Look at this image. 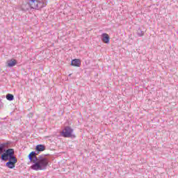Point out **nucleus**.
I'll return each instance as SVG.
<instances>
[{
	"instance_id": "obj_11",
	"label": "nucleus",
	"mask_w": 178,
	"mask_h": 178,
	"mask_svg": "<svg viewBox=\"0 0 178 178\" xmlns=\"http://www.w3.org/2000/svg\"><path fill=\"white\" fill-rule=\"evenodd\" d=\"M6 98L8 99V101H13V99H15V96L10 93H8L6 95Z\"/></svg>"
},
{
	"instance_id": "obj_7",
	"label": "nucleus",
	"mask_w": 178,
	"mask_h": 178,
	"mask_svg": "<svg viewBox=\"0 0 178 178\" xmlns=\"http://www.w3.org/2000/svg\"><path fill=\"white\" fill-rule=\"evenodd\" d=\"M7 64L8 67H13V66H16L17 61L16 60H9L7 61Z\"/></svg>"
},
{
	"instance_id": "obj_8",
	"label": "nucleus",
	"mask_w": 178,
	"mask_h": 178,
	"mask_svg": "<svg viewBox=\"0 0 178 178\" xmlns=\"http://www.w3.org/2000/svg\"><path fill=\"white\" fill-rule=\"evenodd\" d=\"M35 149L38 151V152H42V151H45V145H38L35 147Z\"/></svg>"
},
{
	"instance_id": "obj_9",
	"label": "nucleus",
	"mask_w": 178,
	"mask_h": 178,
	"mask_svg": "<svg viewBox=\"0 0 178 178\" xmlns=\"http://www.w3.org/2000/svg\"><path fill=\"white\" fill-rule=\"evenodd\" d=\"M37 2H39L38 1H30L29 5L31 8V9H37Z\"/></svg>"
},
{
	"instance_id": "obj_13",
	"label": "nucleus",
	"mask_w": 178,
	"mask_h": 178,
	"mask_svg": "<svg viewBox=\"0 0 178 178\" xmlns=\"http://www.w3.org/2000/svg\"><path fill=\"white\" fill-rule=\"evenodd\" d=\"M68 76H69V77H70L72 76V74H70Z\"/></svg>"
},
{
	"instance_id": "obj_5",
	"label": "nucleus",
	"mask_w": 178,
	"mask_h": 178,
	"mask_svg": "<svg viewBox=\"0 0 178 178\" xmlns=\"http://www.w3.org/2000/svg\"><path fill=\"white\" fill-rule=\"evenodd\" d=\"M109 35L108 33H102V41L104 42V44H109Z\"/></svg>"
},
{
	"instance_id": "obj_6",
	"label": "nucleus",
	"mask_w": 178,
	"mask_h": 178,
	"mask_svg": "<svg viewBox=\"0 0 178 178\" xmlns=\"http://www.w3.org/2000/svg\"><path fill=\"white\" fill-rule=\"evenodd\" d=\"M21 8L24 12H26V10H29L30 8H31L30 6V2L25 1L24 3H23L21 6Z\"/></svg>"
},
{
	"instance_id": "obj_1",
	"label": "nucleus",
	"mask_w": 178,
	"mask_h": 178,
	"mask_svg": "<svg viewBox=\"0 0 178 178\" xmlns=\"http://www.w3.org/2000/svg\"><path fill=\"white\" fill-rule=\"evenodd\" d=\"M6 145H9V143H4L0 144V155H1V161H8L6 163V166L9 169H13L15 165L17 163V159L15 156V149H6Z\"/></svg>"
},
{
	"instance_id": "obj_4",
	"label": "nucleus",
	"mask_w": 178,
	"mask_h": 178,
	"mask_svg": "<svg viewBox=\"0 0 178 178\" xmlns=\"http://www.w3.org/2000/svg\"><path fill=\"white\" fill-rule=\"evenodd\" d=\"M72 66H75L76 67H80L81 65V60L79 58H75L71 61Z\"/></svg>"
},
{
	"instance_id": "obj_10",
	"label": "nucleus",
	"mask_w": 178,
	"mask_h": 178,
	"mask_svg": "<svg viewBox=\"0 0 178 178\" xmlns=\"http://www.w3.org/2000/svg\"><path fill=\"white\" fill-rule=\"evenodd\" d=\"M37 6H36V9H41L42 8H44V6H45V3H44V1H38V2H37Z\"/></svg>"
},
{
	"instance_id": "obj_2",
	"label": "nucleus",
	"mask_w": 178,
	"mask_h": 178,
	"mask_svg": "<svg viewBox=\"0 0 178 178\" xmlns=\"http://www.w3.org/2000/svg\"><path fill=\"white\" fill-rule=\"evenodd\" d=\"M37 155H38V152H31L28 156L30 162L33 163L31 166V169H33V170H45L49 163V160L45 156L37 157Z\"/></svg>"
},
{
	"instance_id": "obj_12",
	"label": "nucleus",
	"mask_w": 178,
	"mask_h": 178,
	"mask_svg": "<svg viewBox=\"0 0 178 178\" xmlns=\"http://www.w3.org/2000/svg\"><path fill=\"white\" fill-rule=\"evenodd\" d=\"M137 34H138V37H143V35H144V31L143 30H141V28H139L137 30Z\"/></svg>"
},
{
	"instance_id": "obj_3",
	"label": "nucleus",
	"mask_w": 178,
	"mask_h": 178,
	"mask_svg": "<svg viewBox=\"0 0 178 178\" xmlns=\"http://www.w3.org/2000/svg\"><path fill=\"white\" fill-rule=\"evenodd\" d=\"M63 137H65L67 138H74L76 136L73 134V129L70 127H65L64 130L62 132Z\"/></svg>"
}]
</instances>
